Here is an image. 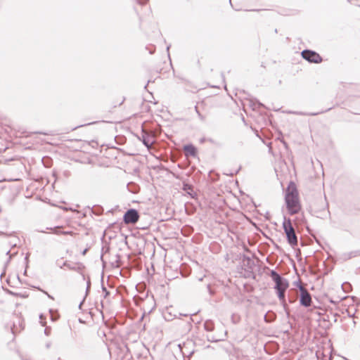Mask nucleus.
I'll return each instance as SVG.
<instances>
[{"label":"nucleus","mask_w":360,"mask_h":360,"mask_svg":"<svg viewBox=\"0 0 360 360\" xmlns=\"http://www.w3.org/2000/svg\"><path fill=\"white\" fill-rule=\"evenodd\" d=\"M285 201L288 212L290 215L297 214L300 211L299 194L293 183H290L286 189Z\"/></svg>","instance_id":"1"},{"label":"nucleus","mask_w":360,"mask_h":360,"mask_svg":"<svg viewBox=\"0 0 360 360\" xmlns=\"http://www.w3.org/2000/svg\"><path fill=\"white\" fill-rule=\"evenodd\" d=\"M270 276L275 283L274 289L276 290L278 297L281 302L283 304H285V293L289 286L288 280L282 277L276 271L271 270Z\"/></svg>","instance_id":"2"},{"label":"nucleus","mask_w":360,"mask_h":360,"mask_svg":"<svg viewBox=\"0 0 360 360\" xmlns=\"http://www.w3.org/2000/svg\"><path fill=\"white\" fill-rule=\"evenodd\" d=\"M283 228L286 234L288 243L294 247L297 245V238L295 229L292 225L291 220L284 217L283 222Z\"/></svg>","instance_id":"3"},{"label":"nucleus","mask_w":360,"mask_h":360,"mask_svg":"<svg viewBox=\"0 0 360 360\" xmlns=\"http://www.w3.org/2000/svg\"><path fill=\"white\" fill-rule=\"evenodd\" d=\"M302 56L306 60L311 63H319L322 61V58L319 53L310 50H304L302 52Z\"/></svg>","instance_id":"4"},{"label":"nucleus","mask_w":360,"mask_h":360,"mask_svg":"<svg viewBox=\"0 0 360 360\" xmlns=\"http://www.w3.org/2000/svg\"><path fill=\"white\" fill-rule=\"evenodd\" d=\"M300 303L302 306H304L305 307H308L311 306V297L310 293L308 292V290L303 287L302 285H300Z\"/></svg>","instance_id":"5"},{"label":"nucleus","mask_w":360,"mask_h":360,"mask_svg":"<svg viewBox=\"0 0 360 360\" xmlns=\"http://www.w3.org/2000/svg\"><path fill=\"white\" fill-rule=\"evenodd\" d=\"M139 218V212L135 209H129L124 214L123 220L125 224H135Z\"/></svg>","instance_id":"6"},{"label":"nucleus","mask_w":360,"mask_h":360,"mask_svg":"<svg viewBox=\"0 0 360 360\" xmlns=\"http://www.w3.org/2000/svg\"><path fill=\"white\" fill-rule=\"evenodd\" d=\"M184 150L185 151L186 155L195 157L197 155V150L195 147L191 144L184 146Z\"/></svg>","instance_id":"7"},{"label":"nucleus","mask_w":360,"mask_h":360,"mask_svg":"<svg viewBox=\"0 0 360 360\" xmlns=\"http://www.w3.org/2000/svg\"><path fill=\"white\" fill-rule=\"evenodd\" d=\"M173 309L172 307L167 308L163 312V316L166 321H172L176 317V314H172Z\"/></svg>","instance_id":"8"},{"label":"nucleus","mask_w":360,"mask_h":360,"mask_svg":"<svg viewBox=\"0 0 360 360\" xmlns=\"http://www.w3.org/2000/svg\"><path fill=\"white\" fill-rule=\"evenodd\" d=\"M187 344L186 343H183L182 345L181 344H179L178 345V347H179V351L181 352L182 355L184 356H190L193 354V352L192 351H190V350H188L187 349Z\"/></svg>","instance_id":"9"},{"label":"nucleus","mask_w":360,"mask_h":360,"mask_svg":"<svg viewBox=\"0 0 360 360\" xmlns=\"http://www.w3.org/2000/svg\"><path fill=\"white\" fill-rule=\"evenodd\" d=\"M46 230H51L53 231V233L55 234H57V235H60V234H63V235H68V234H72V233L71 231H62L61 229L58 226H56V227H47L46 228Z\"/></svg>","instance_id":"10"},{"label":"nucleus","mask_w":360,"mask_h":360,"mask_svg":"<svg viewBox=\"0 0 360 360\" xmlns=\"http://www.w3.org/2000/svg\"><path fill=\"white\" fill-rule=\"evenodd\" d=\"M344 258L345 259H349L352 257L360 256V250L351 251L344 254Z\"/></svg>","instance_id":"11"},{"label":"nucleus","mask_w":360,"mask_h":360,"mask_svg":"<svg viewBox=\"0 0 360 360\" xmlns=\"http://www.w3.org/2000/svg\"><path fill=\"white\" fill-rule=\"evenodd\" d=\"M323 111L322 112H309V113H307V112H296V114L297 115H310V116H315V115H317L320 113H322Z\"/></svg>","instance_id":"12"},{"label":"nucleus","mask_w":360,"mask_h":360,"mask_svg":"<svg viewBox=\"0 0 360 360\" xmlns=\"http://www.w3.org/2000/svg\"><path fill=\"white\" fill-rule=\"evenodd\" d=\"M183 189L185 191H187L188 193L190 194V193L188 192V191H192V186L190 185V184H184V187H183Z\"/></svg>","instance_id":"13"},{"label":"nucleus","mask_w":360,"mask_h":360,"mask_svg":"<svg viewBox=\"0 0 360 360\" xmlns=\"http://www.w3.org/2000/svg\"><path fill=\"white\" fill-rule=\"evenodd\" d=\"M195 112H197L199 118L202 120V121H204L205 120V117L200 114V112L198 111V107L197 106H195Z\"/></svg>","instance_id":"14"},{"label":"nucleus","mask_w":360,"mask_h":360,"mask_svg":"<svg viewBox=\"0 0 360 360\" xmlns=\"http://www.w3.org/2000/svg\"><path fill=\"white\" fill-rule=\"evenodd\" d=\"M17 238H13L12 240H11L9 242V245L13 246V247H15L16 245V241H17Z\"/></svg>","instance_id":"15"},{"label":"nucleus","mask_w":360,"mask_h":360,"mask_svg":"<svg viewBox=\"0 0 360 360\" xmlns=\"http://www.w3.org/2000/svg\"><path fill=\"white\" fill-rule=\"evenodd\" d=\"M143 144L147 146V147H149V146L150 145V143H149L148 141H146V139H143Z\"/></svg>","instance_id":"16"},{"label":"nucleus","mask_w":360,"mask_h":360,"mask_svg":"<svg viewBox=\"0 0 360 360\" xmlns=\"http://www.w3.org/2000/svg\"><path fill=\"white\" fill-rule=\"evenodd\" d=\"M43 292L48 296V297L53 300V297L51 295H50L47 292L44 291V290H43Z\"/></svg>","instance_id":"17"},{"label":"nucleus","mask_w":360,"mask_h":360,"mask_svg":"<svg viewBox=\"0 0 360 360\" xmlns=\"http://www.w3.org/2000/svg\"><path fill=\"white\" fill-rule=\"evenodd\" d=\"M63 266H68L69 269H72L71 265L68 264L66 262H64Z\"/></svg>","instance_id":"18"},{"label":"nucleus","mask_w":360,"mask_h":360,"mask_svg":"<svg viewBox=\"0 0 360 360\" xmlns=\"http://www.w3.org/2000/svg\"><path fill=\"white\" fill-rule=\"evenodd\" d=\"M86 252H87V249L84 250L82 252V255H84L86 253Z\"/></svg>","instance_id":"19"},{"label":"nucleus","mask_w":360,"mask_h":360,"mask_svg":"<svg viewBox=\"0 0 360 360\" xmlns=\"http://www.w3.org/2000/svg\"><path fill=\"white\" fill-rule=\"evenodd\" d=\"M38 231H39V232H41V233H46V231H44V230H39Z\"/></svg>","instance_id":"20"},{"label":"nucleus","mask_w":360,"mask_h":360,"mask_svg":"<svg viewBox=\"0 0 360 360\" xmlns=\"http://www.w3.org/2000/svg\"><path fill=\"white\" fill-rule=\"evenodd\" d=\"M10 252H11V250H7L6 253V255H9Z\"/></svg>","instance_id":"21"},{"label":"nucleus","mask_w":360,"mask_h":360,"mask_svg":"<svg viewBox=\"0 0 360 360\" xmlns=\"http://www.w3.org/2000/svg\"><path fill=\"white\" fill-rule=\"evenodd\" d=\"M103 290L106 292V295L108 294V292L106 291V288H103Z\"/></svg>","instance_id":"22"},{"label":"nucleus","mask_w":360,"mask_h":360,"mask_svg":"<svg viewBox=\"0 0 360 360\" xmlns=\"http://www.w3.org/2000/svg\"><path fill=\"white\" fill-rule=\"evenodd\" d=\"M180 316H183V314H179ZM184 316H186L187 315L186 314H184Z\"/></svg>","instance_id":"23"},{"label":"nucleus","mask_w":360,"mask_h":360,"mask_svg":"<svg viewBox=\"0 0 360 360\" xmlns=\"http://www.w3.org/2000/svg\"><path fill=\"white\" fill-rule=\"evenodd\" d=\"M204 141H205V139H201V141H200L202 143V142H204Z\"/></svg>","instance_id":"24"},{"label":"nucleus","mask_w":360,"mask_h":360,"mask_svg":"<svg viewBox=\"0 0 360 360\" xmlns=\"http://www.w3.org/2000/svg\"><path fill=\"white\" fill-rule=\"evenodd\" d=\"M82 304V302H81V303L79 304V308L81 307Z\"/></svg>","instance_id":"25"}]
</instances>
